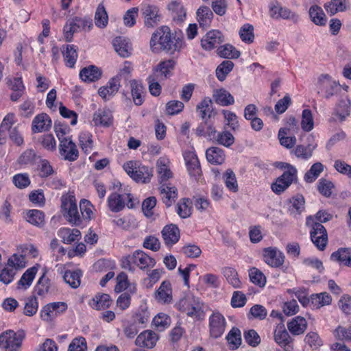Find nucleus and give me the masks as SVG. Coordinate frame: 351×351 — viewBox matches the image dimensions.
<instances>
[{
  "mask_svg": "<svg viewBox=\"0 0 351 351\" xmlns=\"http://www.w3.org/2000/svg\"><path fill=\"white\" fill-rule=\"evenodd\" d=\"M182 41L173 36L168 26L162 25L155 30L149 41L150 49L153 53H158L165 51L171 54L180 51Z\"/></svg>",
  "mask_w": 351,
  "mask_h": 351,
  "instance_id": "obj_1",
  "label": "nucleus"
},
{
  "mask_svg": "<svg viewBox=\"0 0 351 351\" xmlns=\"http://www.w3.org/2000/svg\"><path fill=\"white\" fill-rule=\"evenodd\" d=\"M156 262L155 259L142 250H136L132 254L123 257L121 267L131 272L135 271V267L141 270L152 268Z\"/></svg>",
  "mask_w": 351,
  "mask_h": 351,
  "instance_id": "obj_2",
  "label": "nucleus"
},
{
  "mask_svg": "<svg viewBox=\"0 0 351 351\" xmlns=\"http://www.w3.org/2000/svg\"><path fill=\"white\" fill-rule=\"evenodd\" d=\"M61 201L64 218L72 226L82 228L80 212L78 211L75 195L73 193L63 195Z\"/></svg>",
  "mask_w": 351,
  "mask_h": 351,
  "instance_id": "obj_3",
  "label": "nucleus"
},
{
  "mask_svg": "<svg viewBox=\"0 0 351 351\" xmlns=\"http://www.w3.org/2000/svg\"><path fill=\"white\" fill-rule=\"evenodd\" d=\"M178 306L179 310L185 313L189 317L198 320L204 317L203 303L198 297L189 295L181 299Z\"/></svg>",
  "mask_w": 351,
  "mask_h": 351,
  "instance_id": "obj_4",
  "label": "nucleus"
},
{
  "mask_svg": "<svg viewBox=\"0 0 351 351\" xmlns=\"http://www.w3.org/2000/svg\"><path fill=\"white\" fill-rule=\"evenodd\" d=\"M123 168L132 180L138 183H148L153 176L152 169L135 161L124 163Z\"/></svg>",
  "mask_w": 351,
  "mask_h": 351,
  "instance_id": "obj_5",
  "label": "nucleus"
},
{
  "mask_svg": "<svg viewBox=\"0 0 351 351\" xmlns=\"http://www.w3.org/2000/svg\"><path fill=\"white\" fill-rule=\"evenodd\" d=\"M25 337L24 330H8L0 335V348L3 351H19Z\"/></svg>",
  "mask_w": 351,
  "mask_h": 351,
  "instance_id": "obj_6",
  "label": "nucleus"
},
{
  "mask_svg": "<svg viewBox=\"0 0 351 351\" xmlns=\"http://www.w3.org/2000/svg\"><path fill=\"white\" fill-rule=\"evenodd\" d=\"M296 178V168L287 165V169L271 184V189L275 193L280 194L285 191Z\"/></svg>",
  "mask_w": 351,
  "mask_h": 351,
  "instance_id": "obj_7",
  "label": "nucleus"
},
{
  "mask_svg": "<svg viewBox=\"0 0 351 351\" xmlns=\"http://www.w3.org/2000/svg\"><path fill=\"white\" fill-rule=\"evenodd\" d=\"M67 308L68 305L64 302L49 303L41 308L40 316L43 321L51 322L66 312Z\"/></svg>",
  "mask_w": 351,
  "mask_h": 351,
  "instance_id": "obj_8",
  "label": "nucleus"
},
{
  "mask_svg": "<svg viewBox=\"0 0 351 351\" xmlns=\"http://www.w3.org/2000/svg\"><path fill=\"white\" fill-rule=\"evenodd\" d=\"M338 88V85L328 74L321 75L318 79V93L326 99L333 96Z\"/></svg>",
  "mask_w": 351,
  "mask_h": 351,
  "instance_id": "obj_9",
  "label": "nucleus"
},
{
  "mask_svg": "<svg viewBox=\"0 0 351 351\" xmlns=\"http://www.w3.org/2000/svg\"><path fill=\"white\" fill-rule=\"evenodd\" d=\"M310 234L313 244L319 250H324L328 243V234L324 226L320 223H313Z\"/></svg>",
  "mask_w": 351,
  "mask_h": 351,
  "instance_id": "obj_10",
  "label": "nucleus"
},
{
  "mask_svg": "<svg viewBox=\"0 0 351 351\" xmlns=\"http://www.w3.org/2000/svg\"><path fill=\"white\" fill-rule=\"evenodd\" d=\"M307 145H298L293 149L291 154H293L298 159L308 160L312 156L313 151L316 149L317 144L315 142L314 136L309 135L307 137Z\"/></svg>",
  "mask_w": 351,
  "mask_h": 351,
  "instance_id": "obj_11",
  "label": "nucleus"
},
{
  "mask_svg": "<svg viewBox=\"0 0 351 351\" xmlns=\"http://www.w3.org/2000/svg\"><path fill=\"white\" fill-rule=\"evenodd\" d=\"M59 152L65 160L71 162L76 160L79 156L77 146L71 138H67L60 141Z\"/></svg>",
  "mask_w": 351,
  "mask_h": 351,
  "instance_id": "obj_12",
  "label": "nucleus"
},
{
  "mask_svg": "<svg viewBox=\"0 0 351 351\" xmlns=\"http://www.w3.org/2000/svg\"><path fill=\"white\" fill-rule=\"evenodd\" d=\"M226 319L219 312H214L209 317V330L210 336L214 338L221 337L225 331Z\"/></svg>",
  "mask_w": 351,
  "mask_h": 351,
  "instance_id": "obj_13",
  "label": "nucleus"
},
{
  "mask_svg": "<svg viewBox=\"0 0 351 351\" xmlns=\"http://www.w3.org/2000/svg\"><path fill=\"white\" fill-rule=\"evenodd\" d=\"M224 42L223 34L216 29L209 31L201 40L202 47L207 51H210L217 47Z\"/></svg>",
  "mask_w": 351,
  "mask_h": 351,
  "instance_id": "obj_14",
  "label": "nucleus"
},
{
  "mask_svg": "<svg viewBox=\"0 0 351 351\" xmlns=\"http://www.w3.org/2000/svg\"><path fill=\"white\" fill-rule=\"evenodd\" d=\"M269 12L270 16L276 19L290 20L294 23H297L299 21V15L298 14L286 7H282L278 3L271 5Z\"/></svg>",
  "mask_w": 351,
  "mask_h": 351,
  "instance_id": "obj_15",
  "label": "nucleus"
},
{
  "mask_svg": "<svg viewBox=\"0 0 351 351\" xmlns=\"http://www.w3.org/2000/svg\"><path fill=\"white\" fill-rule=\"evenodd\" d=\"M264 261L272 267H279L285 260V256L282 252L276 247H267L263 250Z\"/></svg>",
  "mask_w": 351,
  "mask_h": 351,
  "instance_id": "obj_16",
  "label": "nucleus"
},
{
  "mask_svg": "<svg viewBox=\"0 0 351 351\" xmlns=\"http://www.w3.org/2000/svg\"><path fill=\"white\" fill-rule=\"evenodd\" d=\"M162 238L167 247L175 245L180 239V232L178 227L173 223L166 225L161 231Z\"/></svg>",
  "mask_w": 351,
  "mask_h": 351,
  "instance_id": "obj_17",
  "label": "nucleus"
},
{
  "mask_svg": "<svg viewBox=\"0 0 351 351\" xmlns=\"http://www.w3.org/2000/svg\"><path fill=\"white\" fill-rule=\"evenodd\" d=\"M155 300L160 304H170L173 300L172 288L169 281H163L154 293Z\"/></svg>",
  "mask_w": 351,
  "mask_h": 351,
  "instance_id": "obj_18",
  "label": "nucleus"
},
{
  "mask_svg": "<svg viewBox=\"0 0 351 351\" xmlns=\"http://www.w3.org/2000/svg\"><path fill=\"white\" fill-rule=\"evenodd\" d=\"M158 340V335L154 331L146 330L141 332L136 337L135 343L141 348H153Z\"/></svg>",
  "mask_w": 351,
  "mask_h": 351,
  "instance_id": "obj_19",
  "label": "nucleus"
},
{
  "mask_svg": "<svg viewBox=\"0 0 351 351\" xmlns=\"http://www.w3.org/2000/svg\"><path fill=\"white\" fill-rule=\"evenodd\" d=\"M157 173L160 184L166 183L173 176L170 169V160L166 156L159 158L156 162Z\"/></svg>",
  "mask_w": 351,
  "mask_h": 351,
  "instance_id": "obj_20",
  "label": "nucleus"
},
{
  "mask_svg": "<svg viewBox=\"0 0 351 351\" xmlns=\"http://www.w3.org/2000/svg\"><path fill=\"white\" fill-rule=\"evenodd\" d=\"M176 66V61L170 59L161 61L153 70V75L165 80L170 77Z\"/></svg>",
  "mask_w": 351,
  "mask_h": 351,
  "instance_id": "obj_21",
  "label": "nucleus"
},
{
  "mask_svg": "<svg viewBox=\"0 0 351 351\" xmlns=\"http://www.w3.org/2000/svg\"><path fill=\"white\" fill-rule=\"evenodd\" d=\"M160 187V193L163 203L169 207L178 197L177 189L171 184L162 183Z\"/></svg>",
  "mask_w": 351,
  "mask_h": 351,
  "instance_id": "obj_22",
  "label": "nucleus"
},
{
  "mask_svg": "<svg viewBox=\"0 0 351 351\" xmlns=\"http://www.w3.org/2000/svg\"><path fill=\"white\" fill-rule=\"evenodd\" d=\"M141 11L145 19V26L153 27L158 24L160 16L158 15V8L156 5H144Z\"/></svg>",
  "mask_w": 351,
  "mask_h": 351,
  "instance_id": "obj_23",
  "label": "nucleus"
},
{
  "mask_svg": "<svg viewBox=\"0 0 351 351\" xmlns=\"http://www.w3.org/2000/svg\"><path fill=\"white\" fill-rule=\"evenodd\" d=\"M274 340L285 351H291L293 346L291 345V337L283 326H278L274 330Z\"/></svg>",
  "mask_w": 351,
  "mask_h": 351,
  "instance_id": "obj_24",
  "label": "nucleus"
},
{
  "mask_svg": "<svg viewBox=\"0 0 351 351\" xmlns=\"http://www.w3.org/2000/svg\"><path fill=\"white\" fill-rule=\"evenodd\" d=\"M117 53L123 58H128L132 54V47L129 39L125 37H116L112 42Z\"/></svg>",
  "mask_w": 351,
  "mask_h": 351,
  "instance_id": "obj_25",
  "label": "nucleus"
},
{
  "mask_svg": "<svg viewBox=\"0 0 351 351\" xmlns=\"http://www.w3.org/2000/svg\"><path fill=\"white\" fill-rule=\"evenodd\" d=\"M93 122L95 126H110L113 122L111 111L108 109H98L93 114Z\"/></svg>",
  "mask_w": 351,
  "mask_h": 351,
  "instance_id": "obj_26",
  "label": "nucleus"
},
{
  "mask_svg": "<svg viewBox=\"0 0 351 351\" xmlns=\"http://www.w3.org/2000/svg\"><path fill=\"white\" fill-rule=\"evenodd\" d=\"M184 157L189 174L197 178L202 172L197 155L192 152H189L184 154Z\"/></svg>",
  "mask_w": 351,
  "mask_h": 351,
  "instance_id": "obj_27",
  "label": "nucleus"
},
{
  "mask_svg": "<svg viewBox=\"0 0 351 351\" xmlns=\"http://www.w3.org/2000/svg\"><path fill=\"white\" fill-rule=\"evenodd\" d=\"M167 8L171 12L173 21L182 23L185 21L186 11L181 1H173L169 3Z\"/></svg>",
  "mask_w": 351,
  "mask_h": 351,
  "instance_id": "obj_28",
  "label": "nucleus"
},
{
  "mask_svg": "<svg viewBox=\"0 0 351 351\" xmlns=\"http://www.w3.org/2000/svg\"><path fill=\"white\" fill-rule=\"evenodd\" d=\"M101 71L95 65L83 68L80 72V77L84 82H96L101 78Z\"/></svg>",
  "mask_w": 351,
  "mask_h": 351,
  "instance_id": "obj_29",
  "label": "nucleus"
},
{
  "mask_svg": "<svg viewBox=\"0 0 351 351\" xmlns=\"http://www.w3.org/2000/svg\"><path fill=\"white\" fill-rule=\"evenodd\" d=\"M330 260L351 267V248L341 247L338 249L331 254Z\"/></svg>",
  "mask_w": 351,
  "mask_h": 351,
  "instance_id": "obj_30",
  "label": "nucleus"
},
{
  "mask_svg": "<svg viewBox=\"0 0 351 351\" xmlns=\"http://www.w3.org/2000/svg\"><path fill=\"white\" fill-rule=\"evenodd\" d=\"M51 125L49 117L45 113L38 114L32 121V130L34 133L48 130Z\"/></svg>",
  "mask_w": 351,
  "mask_h": 351,
  "instance_id": "obj_31",
  "label": "nucleus"
},
{
  "mask_svg": "<svg viewBox=\"0 0 351 351\" xmlns=\"http://www.w3.org/2000/svg\"><path fill=\"white\" fill-rule=\"evenodd\" d=\"M94 207L91 202L86 199L80 202V219L82 220V228L84 227L93 217Z\"/></svg>",
  "mask_w": 351,
  "mask_h": 351,
  "instance_id": "obj_32",
  "label": "nucleus"
},
{
  "mask_svg": "<svg viewBox=\"0 0 351 351\" xmlns=\"http://www.w3.org/2000/svg\"><path fill=\"white\" fill-rule=\"evenodd\" d=\"M287 328L293 335L303 334L307 328V321L302 316H296L287 323Z\"/></svg>",
  "mask_w": 351,
  "mask_h": 351,
  "instance_id": "obj_33",
  "label": "nucleus"
},
{
  "mask_svg": "<svg viewBox=\"0 0 351 351\" xmlns=\"http://www.w3.org/2000/svg\"><path fill=\"white\" fill-rule=\"evenodd\" d=\"M206 157L209 163L221 165L225 161L226 154L223 149L218 147H211L207 149Z\"/></svg>",
  "mask_w": 351,
  "mask_h": 351,
  "instance_id": "obj_34",
  "label": "nucleus"
},
{
  "mask_svg": "<svg viewBox=\"0 0 351 351\" xmlns=\"http://www.w3.org/2000/svg\"><path fill=\"white\" fill-rule=\"evenodd\" d=\"M58 236L62 239V241L64 243L71 244L81 238V232L77 229L61 228L58 231Z\"/></svg>",
  "mask_w": 351,
  "mask_h": 351,
  "instance_id": "obj_35",
  "label": "nucleus"
},
{
  "mask_svg": "<svg viewBox=\"0 0 351 351\" xmlns=\"http://www.w3.org/2000/svg\"><path fill=\"white\" fill-rule=\"evenodd\" d=\"M120 86L119 81L117 78H112L106 86H102L98 90V94L105 99H109L110 97L114 95Z\"/></svg>",
  "mask_w": 351,
  "mask_h": 351,
  "instance_id": "obj_36",
  "label": "nucleus"
},
{
  "mask_svg": "<svg viewBox=\"0 0 351 351\" xmlns=\"http://www.w3.org/2000/svg\"><path fill=\"white\" fill-rule=\"evenodd\" d=\"M213 96L216 104L222 106H228L234 103L233 96L224 88L215 90Z\"/></svg>",
  "mask_w": 351,
  "mask_h": 351,
  "instance_id": "obj_37",
  "label": "nucleus"
},
{
  "mask_svg": "<svg viewBox=\"0 0 351 351\" xmlns=\"http://www.w3.org/2000/svg\"><path fill=\"white\" fill-rule=\"evenodd\" d=\"M77 49V47L74 45L63 46L62 54L66 66L74 67L78 57Z\"/></svg>",
  "mask_w": 351,
  "mask_h": 351,
  "instance_id": "obj_38",
  "label": "nucleus"
},
{
  "mask_svg": "<svg viewBox=\"0 0 351 351\" xmlns=\"http://www.w3.org/2000/svg\"><path fill=\"white\" fill-rule=\"evenodd\" d=\"M94 21L95 25L101 29L106 27L108 24V14L103 2L99 3L96 8Z\"/></svg>",
  "mask_w": 351,
  "mask_h": 351,
  "instance_id": "obj_39",
  "label": "nucleus"
},
{
  "mask_svg": "<svg viewBox=\"0 0 351 351\" xmlns=\"http://www.w3.org/2000/svg\"><path fill=\"white\" fill-rule=\"evenodd\" d=\"M197 19L200 27L207 28L210 26L213 14L207 6H202L197 10Z\"/></svg>",
  "mask_w": 351,
  "mask_h": 351,
  "instance_id": "obj_40",
  "label": "nucleus"
},
{
  "mask_svg": "<svg viewBox=\"0 0 351 351\" xmlns=\"http://www.w3.org/2000/svg\"><path fill=\"white\" fill-rule=\"evenodd\" d=\"M112 300L109 295L106 293L97 294L89 302L90 307L95 310H102L108 308Z\"/></svg>",
  "mask_w": 351,
  "mask_h": 351,
  "instance_id": "obj_41",
  "label": "nucleus"
},
{
  "mask_svg": "<svg viewBox=\"0 0 351 351\" xmlns=\"http://www.w3.org/2000/svg\"><path fill=\"white\" fill-rule=\"evenodd\" d=\"M305 200L302 195H296L289 202V212L291 215L296 217L304 210Z\"/></svg>",
  "mask_w": 351,
  "mask_h": 351,
  "instance_id": "obj_42",
  "label": "nucleus"
},
{
  "mask_svg": "<svg viewBox=\"0 0 351 351\" xmlns=\"http://www.w3.org/2000/svg\"><path fill=\"white\" fill-rule=\"evenodd\" d=\"M45 213L36 209L29 210L26 213L27 221L33 226L42 228L45 223Z\"/></svg>",
  "mask_w": 351,
  "mask_h": 351,
  "instance_id": "obj_43",
  "label": "nucleus"
},
{
  "mask_svg": "<svg viewBox=\"0 0 351 351\" xmlns=\"http://www.w3.org/2000/svg\"><path fill=\"white\" fill-rule=\"evenodd\" d=\"M133 319L135 324L145 327L150 319V312L146 304L141 305L134 312Z\"/></svg>",
  "mask_w": 351,
  "mask_h": 351,
  "instance_id": "obj_44",
  "label": "nucleus"
},
{
  "mask_svg": "<svg viewBox=\"0 0 351 351\" xmlns=\"http://www.w3.org/2000/svg\"><path fill=\"white\" fill-rule=\"evenodd\" d=\"M37 271L38 268L35 266L27 269L18 282V289L25 290L28 289L31 286Z\"/></svg>",
  "mask_w": 351,
  "mask_h": 351,
  "instance_id": "obj_45",
  "label": "nucleus"
},
{
  "mask_svg": "<svg viewBox=\"0 0 351 351\" xmlns=\"http://www.w3.org/2000/svg\"><path fill=\"white\" fill-rule=\"evenodd\" d=\"M309 16L311 21L317 25H325L327 17L321 7L313 5L309 9Z\"/></svg>",
  "mask_w": 351,
  "mask_h": 351,
  "instance_id": "obj_46",
  "label": "nucleus"
},
{
  "mask_svg": "<svg viewBox=\"0 0 351 351\" xmlns=\"http://www.w3.org/2000/svg\"><path fill=\"white\" fill-rule=\"evenodd\" d=\"M351 101L348 98H343L337 105L334 114L337 116L341 121L346 119L350 115Z\"/></svg>",
  "mask_w": 351,
  "mask_h": 351,
  "instance_id": "obj_47",
  "label": "nucleus"
},
{
  "mask_svg": "<svg viewBox=\"0 0 351 351\" xmlns=\"http://www.w3.org/2000/svg\"><path fill=\"white\" fill-rule=\"evenodd\" d=\"M349 6L347 0H331L324 5L325 9L330 15H334L339 12H344Z\"/></svg>",
  "mask_w": 351,
  "mask_h": 351,
  "instance_id": "obj_48",
  "label": "nucleus"
},
{
  "mask_svg": "<svg viewBox=\"0 0 351 351\" xmlns=\"http://www.w3.org/2000/svg\"><path fill=\"white\" fill-rule=\"evenodd\" d=\"M131 93L136 105L140 106L143 102L144 88L142 84L135 80L130 82Z\"/></svg>",
  "mask_w": 351,
  "mask_h": 351,
  "instance_id": "obj_49",
  "label": "nucleus"
},
{
  "mask_svg": "<svg viewBox=\"0 0 351 351\" xmlns=\"http://www.w3.org/2000/svg\"><path fill=\"white\" fill-rule=\"evenodd\" d=\"M82 274L80 270H67L64 275V280L71 288L76 289L80 285Z\"/></svg>",
  "mask_w": 351,
  "mask_h": 351,
  "instance_id": "obj_50",
  "label": "nucleus"
},
{
  "mask_svg": "<svg viewBox=\"0 0 351 351\" xmlns=\"http://www.w3.org/2000/svg\"><path fill=\"white\" fill-rule=\"evenodd\" d=\"M331 296L326 292L312 294L311 295V304L313 308H319L331 303Z\"/></svg>",
  "mask_w": 351,
  "mask_h": 351,
  "instance_id": "obj_51",
  "label": "nucleus"
},
{
  "mask_svg": "<svg viewBox=\"0 0 351 351\" xmlns=\"http://www.w3.org/2000/svg\"><path fill=\"white\" fill-rule=\"evenodd\" d=\"M80 145L86 154H90L93 149V135L88 132H82L79 135Z\"/></svg>",
  "mask_w": 351,
  "mask_h": 351,
  "instance_id": "obj_52",
  "label": "nucleus"
},
{
  "mask_svg": "<svg viewBox=\"0 0 351 351\" xmlns=\"http://www.w3.org/2000/svg\"><path fill=\"white\" fill-rule=\"evenodd\" d=\"M289 129L287 128H280L278 132V138L282 146L291 149L295 145L297 139L295 136H289Z\"/></svg>",
  "mask_w": 351,
  "mask_h": 351,
  "instance_id": "obj_53",
  "label": "nucleus"
},
{
  "mask_svg": "<svg viewBox=\"0 0 351 351\" xmlns=\"http://www.w3.org/2000/svg\"><path fill=\"white\" fill-rule=\"evenodd\" d=\"M108 204L109 208L112 212H119L125 207V202L122 195L117 193H112L108 197Z\"/></svg>",
  "mask_w": 351,
  "mask_h": 351,
  "instance_id": "obj_54",
  "label": "nucleus"
},
{
  "mask_svg": "<svg viewBox=\"0 0 351 351\" xmlns=\"http://www.w3.org/2000/svg\"><path fill=\"white\" fill-rule=\"evenodd\" d=\"M191 202L189 199L183 198L176 206V212L181 218H187L191 215Z\"/></svg>",
  "mask_w": 351,
  "mask_h": 351,
  "instance_id": "obj_55",
  "label": "nucleus"
},
{
  "mask_svg": "<svg viewBox=\"0 0 351 351\" xmlns=\"http://www.w3.org/2000/svg\"><path fill=\"white\" fill-rule=\"evenodd\" d=\"M217 51L220 57L224 58H238L240 56V52L229 44L219 47Z\"/></svg>",
  "mask_w": 351,
  "mask_h": 351,
  "instance_id": "obj_56",
  "label": "nucleus"
},
{
  "mask_svg": "<svg viewBox=\"0 0 351 351\" xmlns=\"http://www.w3.org/2000/svg\"><path fill=\"white\" fill-rule=\"evenodd\" d=\"M226 186L232 192H237L239 190L238 183L235 173L232 169H227L223 175Z\"/></svg>",
  "mask_w": 351,
  "mask_h": 351,
  "instance_id": "obj_57",
  "label": "nucleus"
},
{
  "mask_svg": "<svg viewBox=\"0 0 351 351\" xmlns=\"http://www.w3.org/2000/svg\"><path fill=\"white\" fill-rule=\"evenodd\" d=\"M324 170V165L321 162L313 164L304 175V180L311 183L314 182Z\"/></svg>",
  "mask_w": 351,
  "mask_h": 351,
  "instance_id": "obj_58",
  "label": "nucleus"
},
{
  "mask_svg": "<svg viewBox=\"0 0 351 351\" xmlns=\"http://www.w3.org/2000/svg\"><path fill=\"white\" fill-rule=\"evenodd\" d=\"M230 348L237 349L241 343V331L237 328H232L226 336Z\"/></svg>",
  "mask_w": 351,
  "mask_h": 351,
  "instance_id": "obj_59",
  "label": "nucleus"
},
{
  "mask_svg": "<svg viewBox=\"0 0 351 351\" xmlns=\"http://www.w3.org/2000/svg\"><path fill=\"white\" fill-rule=\"evenodd\" d=\"M239 36L245 43H252L254 40V27L249 23L244 24L239 29Z\"/></svg>",
  "mask_w": 351,
  "mask_h": 351,
  "instance_id": "obj_60",
  "label": "nucleus"
},
{
  "mask_svg": "<svg viewBox=\"0 0 351 351\" xmlns=\"http://www.w3.org/2000/svg\"><path fill=\"white\" fill-rule=\"evenodd\" d=\"M249 276L250 281L260 287H263L266 284L265 275L256 267H252L249 269Z\"/></svg>",
  "mask_w": 351,
  "mask_h": 351,
  "instance_id": "obj_61",
  "label": "nucleus"
},
{
  "mask_svg": "<svg viewBox=\"0 0 351 351\" xmlns=\"http://www.w3.org/2000/svg\"><path fill=\"white\" fill-rule=\"evenodd\" d=\"M234 63L230 60H225L216 69V76L219 81H223L226 75L232 70Z\"/></svg>",
  "mask_w": 351,
  "mask_h": 351,
  "instance_id": "obj_62",
  "label": "nucleus"
},
{
  "mask_svg": "<svg viewBox=\"0 0 351 351\" xmlns=\"http://www.w3.org/2000/svg\"><path fill=\"white\" fill-rule=\"evenodd\" d=\"M223 276L228 282L234 287L239 288L241 285V281L238 277L237 271L232 267H225L223 269Z\"/></svg>",
  "mask_w": 351,
  "mask_h": 351,
  "instance_id": "obj_63",
  "label": "nucleus"
},
{
  "mask_svg": "<svg viewBox=\"0 0 351 351\" xmlns=\"http://www.w3.org/2000/svg\"><path fill=\"white\" fill-rule=\"evenodd\" d=\"M50 280L43 274L37 282L34 291L40 296L45 295L49 291Z\"/></svg>",
  "mask_w": 351,
  "mask_h": 351,
  "instance_id": "obj_64",
  "label": "nucleus"
}]
</instances>
